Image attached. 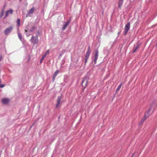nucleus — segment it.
<instances>
[{"instance_id": "1", "label": "nucleus", "mask_w": 157, "mask_h": 157, "mask_svg": "<svg viewBox=\"0 0 157 157\" xmlns=\"http://www.w3.org/2000/svg\"><path fill=\"white\" fill-rule=\"evenodd\" d=\"M89 78L87 76H85L82 82V85L84 88H85L88 84Z\"/></svg>"}, {"instance_id": "2", "label": "nucleus", "mask_w": 157, "mask_h": 157, "mask_svg": "<svg viewBox=\"0 0 157 157\" xmlns=\"http://www.w3.org/2000/svg\"><path fill=\"white\" fill-rule=\"evenodd\" d=\"M90 48H89L87 52L85 55V63H86L87 62L88 60V57L90 54Z\"/></svg>"}, {"instance_id": "3", "label": "nucleus", "mask_w": 157, "mask_h": 157, "mask_svg": "<svg viewBox=\"0 0 157 157\" xmlns=\"http://www.w3.org/2000/svg\"><path fill=\"white\" fill-rule=\"evenodd\" d=\"M151 110V108H150L147 111V113L145 114V116L144 117V119L142 121L140 122V124H142L143 122L148 117L149 115V113L150 112Z\"/></svg>"}, {"instance_id": "4", "label": "nucleus", "mask_w": 157, "mask_h": 157, "mask_svg": "<svg viewBox=\"0 0 157 157\" xmlns=\"http://www.w3.org/2000/svg\"><path fill=\"white\" fill-rule=\"evenodd\" d=\"M13 27L12 26H10L6 29L5 31V33L6 35H8L12 30Z\"/></svg>"}, {"instance_id": "5", "label": "nucleus", "mask_w": 157, "mask_h": 157, "mask_svg": "<svg viewBox=\"0 0 157 157\" xmlns=\"http://www.w3.org/2000/svg\"><path fill=\"white\" fill-rule=\"evenodd\" d=\"M1 101L3 104L4 105H6L10 102V100L8 98H3L2 99Z\"/></svg>"}, {"instance_id": "6", "label": "nucleus", "mask_w": 157, "mask_h": 157, "mask_svg": "<svg viewBox=\"0 0 157 157\" xmlns=\"http://www.w3.org/2000/svg\"><path fill=\"white\" fill-rule=\"evenodd\" d=\"M31 41L34 44H36L38 42V37L37 36H33L31 39Z\"/></svg>"}, {"instance_id": "7", "label": "nucleus", "mask_w": 157, "mask_h": 157, "mask_svg": "<svg viewBox=\"0 0 157 157\" xmlns=\"http://www.w3.org/2000/svg\"><path fill=\"white\" fill-rule=\"evenodd\" d=\"M13 10L12 9H10L7 11L4 17V19H5L6 17H7L9 14H12L13 13Z\"/></svg>"}, {"instance_id": "8", "label": "nucleus", "mask_w": 157, "mask_h": 157, "mask_svg": "<svg viewBox=\"0 0 157 157\" xmlns=\"http://www.w3.org/2000/svg\"><path fill=\"white\" fill-rule=\"evenodd\" d=\"M98 50H96L94 57V62L95 64L96 63V61L98 57Z\"/></svg>"}, {"instance_id": "9", "label": "nucleus", "mask_w": 157, "mask_h": 157, "mask_svg": "<svg viewBox=\"0 0 157 157\" xmlns=\"http://www.w3.org/2000/svg\"><path fill=\"white\" fill-rule=\"evenodd\" d=\"M130 23L129 22L126 25L125 29V35H126L128 31L130 28Z\"/></svg>"}, {"instance_id": "10", "label": "nucleus", "mask_w": 157, "mask_h": 157, "mask_svg": "<svg viewBox=\"0 0 157 157\" xmlns=\"http://www.w3.org/2000/svg\"><path fill=\"white\" fill-rule=\"evenodd\" d=\"M70 21H67L65 23L64 25H63L62 29L63 30H64L68 26L69 23H70Z\"/></svg>"}, {"instance_id": "11", "label": "nucleus", "mask_w": 157, "mask_h": 157, "mask_svg": "<svg viewBox=\"0 0 157 157\" xmlns=\"http://www.w3.org/2000/svg\"><path fill=\"white\" fill-rule=\"evenodd\" d=\"M61 98L60 97H59L57 100V103L56 105V107L57 108L60 104Z\"/></svg>"}, {"instance_id": "12", "label": "nucleus", "mask_w": 157, "mask_h": 157, "mask_svg": "<svg viewBox=\"0 0 157 157\" xmlns=\"http://www.w3.org/2000/svg\"><path fill=\"white\" fill-rule=\"evenodd\" d=\"M59 71L58 70L56 71L55 73L53 78V81H54L55 80L56 77V76L59 73Z\"/></svg>"}, {"instance_id": "13", "label": "nucleus", "mask_w": 157, "mask_h": 157, "mask_svg": "<svg viewBox=\"0 0 157 157\" xmlns=\"http://www.w3.org/2000/svg\"><path fill=\"white\" fill-rule=\"evenodd\" d=\"M123 0H119V7H120L123 3Z\"/></svg>"}, {"instance_id": "14", "label": "nucleus", "mask_w": 157, "mask_h": 157, "mask_svg": "<svg viewBox=\"0 0 157 157\" xmlns=\"http://www.w3.org/2000/svg\"><path fill=\"white\" fill-rule=\"evenodd\" d=\"M34 8H32L29 10V14H32V13H33V11H34Z\"/></svg>"}, {"instance_id": "15", "label": "nucleus", "mask_w": 157, "mask_h": 157, "mask_svg": "<svg viewBox=\"0 0 157 157\" xmlns=\"http://www.w3.org/2000/svg\"><path fill=\"white\" fill-rule=\"evenodd\" d=\"M121 87V85H120L118 86V87L116 89V93H117Z\"/></svg>"}, {"instance_id": "16", "label": "nucleus", "mask_w": 157, "mask_h": 157, "mask_svg": "<svg viewBox=\"0 0 157 157\" xmlns=\"http://www.w3.org/2000/svg\"><path fill=\"white\" fill-rule=\"evenodd\" d=\"M20 19H19V18L17 20V24H18V26H19L20 25Z\"/></svg>"}, {"instance_id": "17", "label": "nucleus", "mask_w": 157, "mask_h": 157, "mask_svg": "<svg viewBox=\"0 0 157 157\" xmlns=\"http://www.w3.org/2000/svg\"><path fill=\"white\" fill-rule=\"evenodd\" d=\"M18 36L19 37V39H20V40H21L22 37V36H21V34L20 33H18Z\"/></svg>"}, {"instance_id": "18", "label": "nucleus", "mask_w": 157, "mask_h": 157, "mask_svg": "<svg viewBox=\"0 0 157 157\" xmlns=\"http://www.w3.org/2000/svg\"><path fill=\"white\" fill-rule=\"evenodd\" d=\"M4 13V10H2V12H1V14L0 15V18H1L2 17V16L3 15Z\"/></svg>"}, {"instance_id": "19", "label": "nucleus", "mask_w": 157, "mask_h": 157, "mask_svg": "<svg viewBox=\"0 0 157 157\" xmlns=\"http://www.w3.org/2000/svg\"><path fill=\"white\" fill-rule=\"evenodd\" d=\"M35 29V27H33L32 28V29H31V30H29V31H30V32H32V31H33Z\"/></svg>"}, {"instance_id": "20", "label": "nucleus", "mask_w": 157, "mask_h": 157, "mask_svg": "<svg viewBox=\"0 0 157 157\" xmlns=\"http://www.w3.org/2000/svg\"><path fill=\"white\" fill-rule=\"evenodd\" d=\"M2 59V56L0 54V61H1Z\"/></svg>"}, {"instance_id": "21", "label": "nucleus", "mask_w": 157, "mask_h": 157, "mask_svg": "<svg viewBox=\"0 0 157 157\" xmlns=\"http://www.w3.org/2000/svg\"><path fill=\"white\" fill-rule=\"evenodd\" d=\"M49 52V50H47L45 53L44 54V55H46V56L48 54Z\"/></svg>"}, {"instance_id": "22", "label": "nucleus", "mask_w": 157, "mask_h": 157, "mask_svg": "<svg viewBox=\"0 0 157 157\" xmlns=\"http://www.w3.org/2000/svg\"><path fill=\"white\" fill-rule=\"evenodd\" d=\"M45 56H46V55H44L42 57L41 59L43 60L44 59V58L45 57Z\"/></svg>"}, {"instance_id": "23", "label": "nucleus", "mask_w": 157, "mask_h": 157, "mask_svg": "<svg viewBox=\"0 0 157 157\" xmlns=\"http://www.w3.org/2000/svg\"><path fill=\"white\" fill-rule=\"evenodd\" d=\"M139 45H138V46L136 47V48L135 49H136V50H137V49L139 48Z\"/></svg>"}, {"instance_id": "24", "label": "nucleus", "mask_w": 157, "mask_h": 157, "mask_svg": "<svg viewBox=\"0 0 157 157\" xmlns=\"http://www.w3.org/2000/svg\"><path fill=\"white\" fill-rule=\"evenodd\" d=\"M136 49H135L134 50H133V53H134L135 52H136Z\"/></svg>"}, {"instance_id": "25", "label": "nucleus", "mask_w": 157, "mask_h": 157, "mask_svg": "<svg viewBox=\"0 0 157 157\" xmlns=\"http://www.w3.org/2000/svg\"><path fill=\"white\" fill-rule=\"evenodd\" d=\"M25 31L26 32H27V29H25Z\"/></svg>"}, {"instance_id": "26", "label": "nucleus", "mask_w": 157, "mask_h": 157, "mask_svg": "<svg viewBox=\"0 0 157 157\" xmlns=\"http://www.w3.org/2000/svg\"><path fill=\"white\" fill-rule=\"evenodd\" d=\"M42 60H42V59H41L40 61V63H41L42 62Z\"/></svg>"}, {"instance_id": "27", "label": "nucleus", "mask_w": 157, "mask_h": 157, "mask_svg": "<svg viewBox=\"0 0 157 157\" xmlns=\"http://www.w3.org/2000/svg\"><path fill=\"white\" fill-rule=\"evenodd\" d=\"M119 33H120V32H119V33H118V34H119Z\"/></svg>"}, {"instance_id": "28", "label": "nucleus", "mask_w": 157, "mask_h": 157, "mask_svg": "<svg viewBox=\"0 0 157 157\" xmlns=\"http://www.w3.org/2000/svg\"><path fill=\"white\" fill-rule=\"evenodd\" d=\"M21 0H20V1H21Z\"/></svg>"}]
</instances>
